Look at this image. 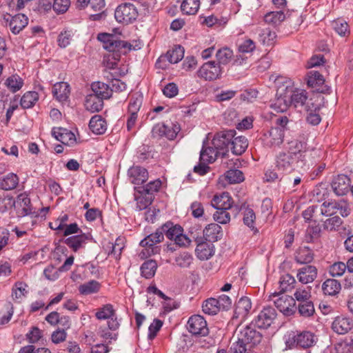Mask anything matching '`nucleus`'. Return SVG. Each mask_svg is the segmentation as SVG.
Returning a JSON list of instances; mask_svg holds the SVG:
<instances>
[{
    "label": "nucleus",
    "mask_w": 353,
    "mask_h": 353,
    "mask_svg": "<svg viewBox=\"0 0 353 353\" xmlns=\"http://www.w3.org/2000/svg\"><path fill=\"white\" fill-rule=\"evenodd\" d=\"M99 41L103 43V48L109 52H116L112 54L114 60L118 61L120 55L119 53L125 54L132 49V46L126 41L119 40L116 36L108 33H99L97 36Z\"/></svg>",
    "instance_id": "nucleus-1"
},
{
    "label": "nucleus",
    "mask_w": 353,
    "mask_h": 353,
    "mask_svg": "<svg viewBox=\"0 0 353 353\" xmlns=\"http://www.w3.org/2000/svg\"><path fill=\"white\" fill-rule=\"evenodd\" d=\"M316 341V336L312 332L307 331L299 334L291 332L285 336V344L289 349H292L295 347L309 348L314 346Z\"/></svg>",
    "instance_id": "nucleus-2"
},
{
    "label": "nucleus",
    "mask_w": 353,
    "mask_h": 353,
    "mask_svg": "<svg viewBox=\"0 0 353 353\" xmlns=\"http://www.w3.org/2000/svg\"><path fill=\"white\" fill-rule=\"evenodd\" d=\"M163 235L160 232L159 228L157 229L154 233L147 236L140 242V245L143 248L139 254L140 257L144 259L158 254L161 249L156 244L163 241Z\"/></svg>",
    "instance_id": "nucleus-3"
},
{
    "label": "nucleus",
    "mask_w": 353,
    "mask_h": 353,
    "mask_svg": "<svg viewBox=\"0 0 353 353\" xmlns=\"http://www.w3.org/2000/svg\"><path fill=\"white\" fill-rule=\"evenodd\" d=\"M307 144L299 140H293L289 143V148L287 152L296 159L298 166H309V161L307 159L308 151L306 150Z\"/></svg>",
    "instance_id": "nucleus-4"
},
{
    "label": "nucleus",
    "mask_w": 353,
    "mask_h": 353,
    "mask_svg": "<svg viewBox=\"0 0 353 353\" xmlns=\"http://www.w3.org/2000/svg\"><path fill=\"white\" fill-rule=\"evenodd\" d=\"M286 85L279 86L276 92V99L271 105V107L277 112H283L292 105L290 94V81L285 82Z\"/></svg>",
    "instance_id": "nucleus-5"
},
{
    "label": "nucleus",
    "mask_w": 353,
    "mask_h": 353,
    "mask_svg": "<svg viewBox=\"0 0 353 353\" xmlns=\"http://www.w3.org/2000/svg\"><path fill=\"white\" fill-rule=\"evenodd\" d=\"M138 17L137 8L130 3H125L119 6L114 12L116 20L123 24H128L134 21Z\"/></svg>",
    "instance_id": "nucleus-6"
},
{
    "label": "nucleus",
    "mask_w": 353,
    "mask_h": 353,
    "mask_svg": "<svg viewBox=\"0 0 353 353\" xmlns=\"http://www.w3.org/2000/svg\"><path fill=\"white\" fill-rule=\"evenodd\" d=\"M237 339L243 341L250 347L259 344L262 339V334L256 330L254 326L247 325L243 329L237 328L236 331Z\"/></svg>",
    "instance_id": "nucleus-7"
},
{
    "label": "nucleus",
    "mask_w": 353,
    "mask_h": 353,
    "mask_svg": "<svg viewBox=\"0 0 353 353\" xmlns=\"http://www.w3.org/2000/svg\"><path fill=\"white\" fill-rule=\"evenodd\" d=\"M222 74L220 65L215 61H208L202 65L197 71L199 78L205 81H214L219 79Z\"/></svg>",
    "instance_id": "nucleus-8"
},
{
    "label": "nucleus",
    "mask_w": 353,
    "mask_h": 353,
    "mask_svg": "<svg viewBox=\"0 0 353 353\" xmlns=\"http://www.w3.org/2000/svg\"><path fill=\"white\" fill-rule=\"evenodd\" d=\"M236 135L234 130H225L215 134L212 141V145L220 151L228 152V147Z\"/></svg>",
    "instance_id": "nucleus-9"
},
{
    "label": "nucleus",
    "mask_w": 353,
    "mask_h": 353,
    "mask_svg": "<svg viewBox=\"0 0 353 353\" xmlns=\"http://www.w3.org/2000/svg\"><path fill=\"white\" fill-rule=\"evenodd\" d=\"M291 104L295 108H303L305 110H311L310 105L314 106L311 99H307V92L303 90H293L292 83L290 84V94Z\"/></svg>",
    "instance_id": "nucleus-10"
},
{
    "label": "nucleus",
    "mask_w": 353,
    "mask_h": 353,
    "mask_svg": "<svg viewBox=\"0 0 353 353\" xmlns=\"http://www.w3.org/2000/svg\"><path fill=\"white\" fill-rule=\"evenodd\" d=\"M188 325L189 332L194 335L204 336L209 332L206 321L201 315L192 316L188 321Z\"/></svg>",
    "instance_id": "nucleus-11"
},
{
    "label": "nucleus",
    "mask_w": 353,
    "mask_h": 353,
    "mask_svg": "<svg viewBox=\"0 0 353 353\" xmlns=\"http://www.w3.org/2000/svg\"><path fill=\"white\" fill-rule=\"evenodd\" d=\"M95 315L99 320L109 319L108 325L110 330H115L119 326V323L116 317L115 311L111 304L104 305L98 310Z\"/></svg>",
    "instance_id": "nucleus-12"
},
{
    "label": "nucleus",
    "mask_w": 353,
    "mask_h": 353,
    "mask_svg": "<svg viewBox=\"0 0 353 353\" xmlns=\"http://www.w3.org/2000/svg\"><path fill=\"white\" fill-rule=\"evenodd\" d=\"M276 312L272 307H265L254 320L255 325L259 328H268L276 319Z\"/></svg>",
    "instance_id": "nucleus-13"
},
{
    "label": "nucleus",
    "mask_w": 353,
    "mask_h": 353,
    "mask_svg": "<svg viewBox=\"0 0 353 353\" xmlns=\"http://www.w3.org/2000/svg\"><path fill=\"white\" fill-rule=\"evenodd\" d=\"M284 138V130L282 128H272L263 134V142L269 148L280 145Z\"/></svg>",
    "instance_id": "nucleus-14"
},
{
    "label": "nucleus",
    "mask_w": 353,
    "mask_h": 353,
    "mask_svg": "<svg viewBox=\"0 0 353 353\" xmlns=\"http://www.w3.org/2000/svg\"><path fill=\"white\" fill-rule=\"evenodd\" d=\"M14 201L15 205L14 208L18 216L23 217L34 212L31 205L30 199L26 193L19 194Z\"/></svg>",
    "instance_id": "nucleus-15"
},
{
    "label": "nucleus",
    "mask_w": 353,
    "mask_h": 353,
    "mask_svg": "<svg viewBox=\"0 0 353 353\" xmlns=\"http://www.w3.org/2000/svg\"><path fill=\"white\" fill-rule=\"evenodd\" d=\"M276 308L285 316H290L296 311L295 299L288 295H283L274 301Z\"/></svg>",
    "instance_id": "nucleus-16"
},
{
    "label": "nucleus",
    "mask_w": 353,
    "mask_h": 353,
    "mask_svg": "<svg viewBox=\"0 0 353 353\" xmlns=\"http://www.w3.org/2000/svg\"><path fill=\"white\" fill-rule=\"evenodd\" d=\"M323 77L317 71H310L307 75V83L310 88L315 89L316 91L321 93H330V88L324 84Z\"/></svg>",
    "instance_id": "nucleus-17"
},
{
    "label": "nucleus",
    "mask_w": 353,
    "mask_h": 353,
    "mask_svg": "<svg viewBox=\"0 0 353 353\" xmlns=\"http://www.w3.org/2000/svg\"><path fill=\"white\" fill-rule=\"evenodd\" d=\"M3 19L7 23L9 22L10 29L14 34L19 33L28 23V17L23 14H18L14 17L8 14L5 16Z\"/></svg>",
    "instance_id": "nucleus-18"
},
{
    "label": "nucleus",
    "mask_w": 353,
    "mask_h": 353,
    "mask_svg": "<svg viewBox=\"0 0 353 353\" xmlns=\"http://www.w3.org/2000/svg\"><path fill=\"white\" fill-rule=\"evenodd\" d=\"M353 322L351 319L344 316H336L332 323V330L338 334H345L352 330Z\"/></svg>",
    "instance_id": "nucleus-19"
},
{
    "label": "nucleus",
    "mask_w": 353,
    "mask_h": 353,
    "mask_svg": "<svg viewBox=\"0 0 353 353\" xmlns=\"http://www.w3.org/2000/svg\"><path fill=\"white\" fill-rule=\"evenodd\" d=\"M130 181L134 185H141L148 179V170L139 165L131 167L128 171Z\"/></svg>",
    "instance_id": "nucleus-20"
},
{
    "label": "nucleus",
    "mask_w": 353,
    "mask_h": 353,
    "mask_svg": "<svg viewBox=\"0 0 353 353\" xmlns=\"http://www.w3.org/2000/svg\"><path fill=\"white\" fill-rule=\"evenodd\" d=\"M317 274V268L314 265H308L298 270L296 277L301 283L307 284L316 279Z\"/></svg>",
    "instance_id": "nucleus-21"
},
{
    "label": "nucleus",
    "mask_w": 353,
    "mask_h": 353,
    "mask_svg": "<svg viewBox=\"0 0 353 353\" xmlns=\"http://www.w3.org/2000/svg\"><path fill=\"white\" fill-rule=\"evenodd\" d=\"M295 163H296V159L285 152H279L276 158V166L282 172L292 170Z\"/></svg>",
    "instance_id": "nucleus-22"
},
{
    "label": "nucleus",
    "mask_w": 353,
    "mask_h": 353,
    "mask_svg": "<svg viewBox=\"0 0 353 353\" xmlns=\"http://www.w3.org/2000/svg\"><path fill=\"white\" fill-rule=\"evenodd\" d=\"M134 196L137 202L136 209L139 211L147 209L152 204L154 198V196L144 192L138 187L134 188Z\"/></svg>",
    "instance_id": "nucleus-23"
},
{
    "label": "nucleus",
    "mask_w": 353,
    "mask_h": 353,
    "mask_svg": "<svg viewBox=\"0 0 353 353\" xmlns=\"http://www.w3.org/2000/svg\"><path fill=\"white\" fill-rule=\"evenodd\" d=\"M350 179L347 175L340 174L332 181V187L334 193L338 196L345 195L349 190Z\"/></svg>",
    "instance_id": "nucleus-24"
},
{
    "label": "nucleus",
    "mask_w": 353,
    "mask_h": 353,
    "mask_svg": "<svg viewBox=\"0 0 353 353\" xmlns=\"http://www.w3.org/2000/svg\"><path fill=\"white\" fill-rule=\"evenodd\" d=\"M226 155L225 151H220L212 147H203L200 152V161H203L207 163H213L218 157H224Z\"/></svg>",
    "instance_id": "nucleus-25"
},
{
    "label": "nucleus",
    "mask_w": 353,
    "mask_h": 353,
    "mask_svg": "<svg viewBox=\"0 0 353 353\" xmlns=\"http://www.w3.org/2000/svg\"><path fill=\"white\" fill-rule=\"evenodd\" d=\"M52 136L59 141L65 145H72L75 143V135L67 129L58 128L52 130Z\"/></svg>",
    "instance_id": "nucleus-26"
},
{
    "label": "nucleus",
    "mask_w": 353,
    "mask_h": 353,
    "mask_svg": "<svg viewBox=\"0 0 353 353\" xmlns=\"http://www.w3.org/2000/svg\"><path fill=\"white\" fill-rule=\"evenodd\" d=\"M90 235L89 234H81L70 236L64 240L65 243L74 252H77L87 243Z\"/></svg>",
    "instance_id": "nucleus-27"
},
{
    "label": "nucleus",
    "mask_w": 353,
    "mask_h": 353,
    "mask_svg": "<svg viewBox=\"0 0 353 353\" xmlns=\"http://www.w3.org/2000/svg\"><path fill=\"white\" fill-rule=\"evenodd\" d=\"M211 205L216 210H229L232 205V199L229 193L223 192L219 196L215 195L211 201Z\"/></svg>",
    "instance_id": "nucleus-28"
},
{
    "label": "nucleus",
    "mask_w": 353,
    "mask_h": 353,
    "mask_svg": "<svg viewBox=\"0 0 353 353\" xmlns=\"http://www.w3.org/2000/svg\"><path fill=\"white\" fill-rule=\"evenodd\" d=\"M252 308V303L248 297H241L236 303L234 317L245 319Z\"/></svg>",
    "instance_id": "nucleus-29"
},
{
    "label": "nucleus",
    "mask_w": 353,
    "mask_h": 353,
    "mask_svg": "<svg viewBox=\"0 0 353 353\" xmlns=\"http://www.w3.org/2000/svg\"><path fill=\"white\" fill-rule=\"evenodd\" d=\"M85 108L92 113L100 112L103 108V99L94 93L88 94L85 98Z\"/></svg>",
    "instance_id": "nucleus-30"
},
{
    "label": "nucleus",
    "mask_w": 353,
    "mask_h": 353,
    "mask_svg": "<svg viewBox=\"0 0 353 353\" xmlns=\"http://www.w3.org/2000/svg\"><path fill=\"white\" fill-rule=\"evenodd\" d=\"M70 93V85L66 82H59L54 85L52 94L56 99L60 102L67 101Z\"/></svg>",
    "instance_id": "nucleus-31"
},
{
    "label": "nucleus",
    "mask_w": 353,
    "mask_h": 353,
    "mask_svg": "<svg viewBox=\"0 0 353 353\" xmlns=\"http://www.w3.org/2000/svg\"><path fill=\"white\" fill-rule=\"evenodd\" d=\"M195 252L200 260H207L214 254V247L210 243L202 241L197 244Z\"/></svg>",
    "instance_id": "nucleus-32"
},
{
    "label": "nucleus",
    "mask_w": 353,
    "mask_h": 353,
    "mask_svg": "<svg viewBox=\"0 0 353 353\" xmlns=\"http://www.w3.org/2000/svg\"><path fill=\"white\" fill-rule=\"evenodd\" d=\"M89 128L96 134H103L107 130L105 120L99 114L93 116L89 123Z\"/></svg>",
    "instance_id": "nucleus-33"
},
{
    "label": "nucleus",
    "mask_w": 353,
    "mask_h": 353,
    "mask_svg": "<svg viewBox=\"0 0 353 353\" xmlns=\"http://www.w3.org/2000/svg\"><path fill=\"white\" fill-rule=\"evenodd\" d=\"M254 32L257 34L259 41L263 45H270L276 38V33L272 31L270 28H261L257 27L254 30Z\"/></svg>",
    "instance_id": "nucleus-34"
},
{
    "label": "nucleus",
    "mask_w": 353,
    "mask_h": 353,
    "mask_svg": "<svg viewBox=\"0 0 353 353\" xmlns=\"http://www.w3.org/2000/svg\"><path fill=\"white\" fill-rule=\"evenodd\" d=\"M203 236L207 241H218L222 236L221 227L216 223H210L203 230Z\"/></svg>",
    "instance_id": "nucleus-35"
},
{
    "label": "nucleus",
    "mask_w": 353,
    "mask_h": 353,
    "mask_svg": "<svg viewBox=\"0 0 353 353\" xmlns=\"http://www.w3.org/2000/svg\"><path fill=\"white\" fill-rule=\"evenodd\" d=\"M162 234H164L170 240H174L176 235L183 232V228L178 225H174L172 222H166L161 227L159 228Z\"/></svg>",
    "instance_id": "nucleus-36"
},
{
    "label": "nucleus",
    "mask_w": 353,
    "mask_h": 353,
    "mask_svg": "<svg viewBox=\"0 0 353 353\" xmlns=\"http://www.w3.org/2000/svg\"><path fill=\"white\" fill-rule=\"evenodd\" d=\"M248 141L243 136H239L232 139L230 148L234 154L241 155L248 148Z\"/></svg>",
    "instance_id": "nucleus-37"
},
{
    "label": "nucleus",
    "mask_w": 353,
    "mask_h": 353,
    "mask_svg": "<svg viewBox=\"0 0 353 353\" xmlns=\"http://www.w3.org/2000/svg\"><path fill=\"white\" fill-rule=\"evenodd\" d=\"M314 259L312 250L307 246L300 247L295 254V260L298 263H309Z\"/></svg>",
    "instance_id": "nucleus-38"
},
{
    "label": "nucleus",
    "mask_w": 353,
    "mask_h": 353,
    "mask_svg": "<svg viewBox=\"0 0 353 353\" xmlns=\"http://www.w3.org/2000/svg\"><path fill=\"white\" fill-rule=\"evenodd\" d=\"M341 289V283L334 279H328L322 284V290L325 295L334 296L340 292Z\"/></svg>",
    "instance_id": "nucleus-39"
},
{
    "label": "nucleus",
    "mask_w": 353,
    "mask_h": 353,
    "mask_svg": "<svg viewBox=\"0 0 353 353\" xmlns=\"http://www.w3.org/2000/svg\"><path fill=\"white\" fill-rule=\"evenodd\" d=\"M92 90L94 94L101 97L103 99H109L112 96V90L108 85L97 81L94 82L91 85Z\"/></svg>",
    "instance_id": "nucleus-40"
},
{
    "label": "nucleus",
    "mask_w": 353,
    "mask_h": 353,
    "mask_svg": "<svg viewBox=\"0 0 353 353\" xmlns=\"http://www.w3.org/2000/svg\"><path fill=\"white\" fill-rule=\"evenodd\" d=\"M19 177L14 173H9L6 176L0 178V188L3 190H12L19 184Z\"/></svg>",
    "instance_id": "nucleus-41"
},
{
    "label": "nucleus",
    "mask_w": 353,
    "mask_h": 353,
    "mask_svg": "<svg viewBox=\"0 0 353 353\" xmlns=\"http://www.w3.org/2000/svg\"><path fill=\"white\" fill-rule=\"evenodd\" d=\"M23 84V79L17 74H12L4 82V85L12 93H15L21 90Z\"/></svg>",
    "instance_id": "nucleus-42"
},
{
    "label": "nucleus",
    "mask_w": 353,
    "mask_h": 353,
    "mask_svg": "<svg viewBox=\"0 0 353 353\" xmlns=\"http://www.w3.org/2000/svg\"><path fill=\"white\" fill-rule=\"evenodd\" d=\"M39 100V94L34 91H28L24 93L20 100V105L22 108L28 109L32 108Z\"/></svg>",
    "instance_id": "nucleus-43"
},
{
    "label": "nucleus",
    "mask_w": 353,
    "mask_h": 353,
    "mask_svg": "<svg viewBox=\"0 0 353 353\" xmlns=\"http://www.w3.org/2000/svg\"><path fill=\"white\" fill-rule=\"evenodd\" d=\"M285 19V14L283 11L270 12L264 16L265 22L272 26H278L281 24Z\"/></svg>",
    "instance_id": "nucleus-44"
},
{
    "label": "nucleus",
    "mask_w": 353,
    "mask_h": 353,
    "mask_svg": "<svg viewBox=\"0 0 353 353\" xmlns=\"http://www.w3.org/2000/svg\"><path fill=\"white\" fill-rule=\"evenodd\" d=\"M157 268V263L155 261L148 260L141 267V274L146 279H150L154 276Z\"/></svg>",
    "instance_id": "nucleus-45"
},
{
    "label": "nucleus",
    "mask_w": 353,
    "mask_h": 353,
    "mask_svg": "<svg viewBox=\"0 0 353 353\" xmlns=\"http://www.w3.org/2000/svg\"><path fill=\"white\" fill-rule=\"evenodd\" d=\"M296 280L294 276L286 274L281 276L279 280V288L281 292H285L292 290L296 284Z\"/></svg>",
    "instance_id": "nucleus-46"
},
{
    "label": "nucleus",
    "mask_w": 353,
    "mask_h": 353,
    "mask_svg": "<svg viewBox=\"0 0 353 353\" xmlns=\"http://www.w3.org/2000/svg\"><path fill=\"white\" fill-rule=\"evenodd\" d=\"M184 57V49L181 46H175L172 50L168 51L165 57L170 63L179 62Z\"/></svg>",
    "instance_id": "nucleus-47"
},
{
    "label": "nucleus",
    "mask_w": 353,
    "mask_h": 353,
    "mask_svg": "<svg viewBox=\"0 0 353 353\" xmlns=\"http://www.w3.org/2000/svg\"><path fill=\"white\" fill-rule=\"evenodd\" d=\"M199 0H184L181 3V9L185 14H195L199 8Z\"/></svg>",
    "instance_id": "nucleus-48"
},
{
    "label": "nucleus",
    "mask_w": 353,
    "mask_h": 353,
    "mask_svg": "<svg viewBox=\"0 0 353 353\" xmlns=\"http://www.w3.org/2000/svg\"><path fill=\"white\" fill-rule=\"evenodd\" d=\"M174 261L181 268H188L193 262V256L187 252H183L176 256Z\"/></svg>",
    "instance_id": "nucleus-49"
},
{
    "label": "nucleus",
    "mask_w": 353,
    "mask_h": 353,
    "mask_svg": "<svg viewBox=\"0 0 353 353\" xmlns=\"http://www.w3.org/2000/svg\"><path fill=\"white\" fill-rule=\"evenodd\" d=\"M295 301H297L299 303H302L310 301L311 297V287H300L296 288L294 293Z\"/></svg>",
    "instance_id": "nucleus-50"
},
{
    "label": "nucleus",
    "mask_w": 353,
    "mask_h": 353,
    "mask_svg": "<svg viewBox=\"0 0 353 353\" xmlns=\"http://www.w3.org/2000/svg\"><path fill=\"white\" fill-rule=\"evenodd\" d=\"M202 310L209 315L216 314L220 310L216 299L210 298L205 300L202 305Z\"/></svg>",
    "instance_id": "nucleus-51"
},
{
    "label": "nucleus",
    "mask_w": 353,
    "mask_h": 353,
    "mask_svg": "<svg viewBox=\"0 0 353 353\" xmlns=\"http://www.w3.org/2000/svg\"><path fill=\"white\" fill-rule=\"evenodd\" d=\"M339 201H325L321 205V214L324 216H332L338 212Z\"/></svg>",
    "instance_id": "nucleus-52"
},
{
    "label": "nucleus",
    "mask_w": 353,
    "mask_h": 353,
    "mask_svg": "<svg viewBox=\"0 0 353 353\" xmlns=\"http://www.w3.org/2000/svg\"><path fill=\"white\" fill-rule=\"evenodd\" d=\"M100 289V283L92 280L79 286V290L82 294H90L97 292Z\"/></svg>",
    "instance_id": "nucleus-53"
},
{
    "label": "nucleus",
    "mask_w": 353,
    "mask_h": 353,
    "mask_svg": "<svg viewBox=\"0 0 353 353\" xmlns=\"http://www.w3.org/2000/svg\"><path fill=\"white\" fill-rule=\"evenodd\" d=\"M299 313L304 317L312 316L315 312L314 304L312 301H308L302 303H299Z\"/></svg>",
    "instance_id": "nucleus-54"
},
{
    "label": "nucleus",
    "mask_w": 353,
    "mask_h": 353,
    "mask_svg": "<svg viewBox=\"0 0 353 353\" xmlns=\"http://www.w3.org/2000/svg\"><path fill=\"white\" fill-rule=\"evenodd\" d=\"M28 285L23 282H17L12 289V298L13 300L21 299L27 293Z\"/></svg>",
    "instance_id": "nucleus-55"
},
{
    "label": "nucleus",
    "mask_w": 353,
    "mask_h": 353,
    "mask_svg": "<svg viewBox=\"0 0 353 353\" xmlns=\"http://www.w3.org/2000/svg\"><path fill=\"white\" fill-rule=\"evenodd\" d=\"M123 240L121 238H117L114 243H112L111 250L108 252V255L112 256L115 259H120L122 250L124 248Z\"/></svg>",
    "instance_id": "nucleus-56"
},
{
    "label": "nucleus",
    "mask_w": 353,
    "mask_h": 353,
    "mask_svg": "<svg viewBox=\"0 0 353 353\" xmlns=\"http://www.w3.org/2000/svg\"><path fill=\"white\" fill-rule=\"evenodd\" d=\"M232 56V51L228 48L219 50L216 54V59L219 61V64H227L230 62Z\"/></svg>",
    "instance_id": "nucleus-57"
},
{
    "label": "nucleus",
    "mask_w": 353,
    "mask_h": 353,
    "mask_svg": "<svg viewBox=\"0 0 353 353\" xmlns=\"http://www.w3.org/2000/svg\"><path fill=\"white\" fill-rule=\"evenodd\" d=\"M347 270L346 264L343 262H336L329 268V273L332 277L341 276Z\"/></svg>",
    "instance_id": "nucleus-58"
},
{
    "label": "nucleus",
    "mask_w": 353,
    "mask_h": 353,
    "mask_svg": "<svg viewBox=\"0 0 353 353\" xmlns=\"http://www.w3.org/2000/svg\"><path fill=\"white\" fill-rule=\"evenodd\" d=\"M343 223L342 219L338 216H334L327 219L323 223L324 229L330 231L337 230Z\"/></svg>",
    "instance_id": "nucleus-59"
},
{
    "label": "nucleus",
    "mask_w": 353,
    "mask_h": 353,
    "mask_svg": "<svg viewBox=\"0 0 353 353\" xmlns=\"http://www.w3.org/2000/svg\"><path fill=\"white\" fill-rule=\"evenodd\" d=\"M226 179L230 183H238L243 181V174L239 170H230L226 172Z\"/></svg>",
    "instance_id": "nucleus-60"
},
{
    "label": "nucleus",
    "mask_w": 353,
    "mask_h": 353,
    "mask_svg": "<svg viewBox=\"0 0 353 353\" xmlns=\"http://www.w3.org/2000/svg\"><path fill=\"white\" fill-rule=\"evenodd\" d=\"M6 311H0V324L5 325L8 323L14 313L13 305L10 302H8L6 305Z\"/></svg>",
    "instance_id": "nucleus-61"
},
{
    "label": "nucleus",
    "mask_w": 353,
    "mask_h": 353,
    "mask_svg": "<svg viewBox=\"0 0 353 353\" xmlns=\"http://www.w3.org/2000/svg\"><path fill=\"white\" fill-rule=\"evenodd\" d=\"M214 221L221 224H226L230 221V214L227 210H216L213 214Z\"/></svg>",
    "instance_id": "nucleus-62"
},
{
    "label": "nucleus",
    "mask_w": 353,
    "mask_h": 353,
    "mask_svg": "<svg viewBox=\"0 0 353 353\" xmlns=\"http://www.w3.org/2000/svg\"><path fill=\"white\" fill-rule=\"evenodd\" d=\"M15 205V201L12 196H0V212L3 213Z\"/></svg>",
    "instance_id": "nucleus-63"
},
{
    "label": "nucleus",
    "mask_w": 353,
    "mask_h": 353,
    "mask_svg": "<svg viewBox=\"0 0 353 353\" xmlns=\"http://www.w3.org/2000/svg\"><path fill=\"white\" fill-rule=\"evenodd\" d=\"M161 185V181L159 179H157L150 181L145 186L138 188L142 189V191H143L144 192L148 193L151 194V196H154V194L159 191Z\"/></svg>",
    "instance_id": "nucleus-64"
}]
</instances>
